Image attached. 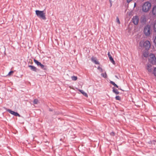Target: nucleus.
I'll list each match as a JSON object with an SVG mask.
<instances>
[{"instance_id": "obj_5", "label": "nucleus", "mask_w": 156, "mask_h": 156, "mask_svg": "<svg viewBox=\"0 0 156 156\" xmlns=\"http://www.w3.org/2000/svg\"><path fill=\"white\" fill-rule=\"evenodd\" d=\"M149 61L153 64H155L156 63V58L155 55L153 54H151L149 58Z\"/></svg>"}, {"instance_id": "obj_11", "label": "nucleus", "mask_w": 156, "mask_h": 156, "mask_svg": "<svg viewBox=\"0 0 156 156\" xmlns=\"http://www.w3.org/2000/svg\"><path fill=\"white\" fill-rule=\"evenodd\" d=\"M28 67L30 69L36 72L37 70V69L36 67L34 66L29 65L28 66Z\"/></svg>"}, {"instance_id": "obj_27", "label": "nucleus", "mask_w": 156, "mask_h": 156, "mask_svg": "<svg viewBox=\"0 0 156 156\" xmlns=\"http://www.w3.org/2000/svg\"><path fill=\"white\" fill-rule=\"evenodd\" d=\"M153 73L154 75L155 76H156V68L154 69Z\"/></svg>"}, {"instance_id": "obj_17", "label": "nucleus", "mask_w": 156, "mask_h": 156, "mask_svg": "<svg viewBox=\"0 0 156 156\" xmlns=\"http://www.w3.org/2000/svg\"><path fill=\"white\" fill-rule=\"evenodd\" d=\"M110 83L111 84H112L115 87H116L117 88H118V86H117V85L115 84V83L113 81H111Z\"/></svg>"}, {"instance_id": "obj_24", "label": "nucleus", "mask_w": 156, "mask_h": 156, "mask_svg": "<svg viewBox=\"0 0 156 156\" xmlns=\"http://www.w3.org/2000/svg\"><path fill=\"white\" fill-rule=\"evenodd\" d=\"M14 72L13 71H10L8 74V76H10L11 75H12L13 73Z\"/></svg>"}, {"instance_id": "obj_7", "label": "nucleus", "mask_w": 156, "mask_h": 156, "mask_svg": "<svg viewBox=\"0 0 156 156\" xmlns=\"http://www.w3.org/2000/svg\"><path fill=\"white\" fill-rule=\"evenodd\" d=\"M7 111L11 114H12L15 116L20 117V115L17 112H15L9 109H7Z\"/></svg>"}, {"instance_id": "obj_31", "label": "nucleus", "mask_w": 156, "mask_h": 156, "mask_svg": "<svg viewBox=\"0 0 156 156\" xmlns=\"http://www.w3.org/2000/svg\"><path fill=\"white\" fill-rule=\"evenodd\" d=\"M136 6V3H135L134 5V7H135Z\"/></svg>"}, {"instance_id": "obj_21", "label": "nucleus", "mask_w": 156, "mask_h": 156, "mask_svg": "<svg viewBox=\"0 0 156 156\" xmlns=\"http://www.w3.org/2000/svg\"><path fill=\"white\" fill-rule=\"evenodd\" d=\"M153 29L154 31L156 32V22L155 23L154 26H153Z\"/></svg>"}, {"instance_id": "obj_12", "label": "nucleus", "mask_w": 156, "mask_h": 156, "mask_svg": "<svg viewBox=\"0 0 156 156\" xmlns=\"http://www.w3.org/2000/svg\"><path fill=\"white\" fill-rule=\"evenodd\" d=\"M78 90L80 91L83 95L87 97H88V95L83 90L79 89Z\"/></svg>"}, {"instance_id": "obj_28", "label": "nucleus", "mask_w": 156, "mask_h": 156, "mask_svg": "<svg viewBox=\"0 0 156 156\" xmlns=\"http://www.w3.org/2000/svg\"><path fill=\"white\" fill-rule=\"evenodd\" d=\"M116 21L119 24H120V21H119V19L118 18V17H117L116 18Z\"/></svg>"}, {"instance_id": "obj_2", "label": "nucleus", "mask_w": 156, "mask_h": 156, "mask_svg": "<svg viewBox=\"0 0 156 156\" xmlns=\"http://www.w3.org/2000/svg\"><path fill=\"white\" fill-rule=\"evenodd\" d=\"M36 14L38 17L44 20L46 19L45 13L44 11L37 10L35 11Z\"/></svg>"}, {"instance_id": "obj_18", "label": "nucleus", "mask_w": 156, "mask_h": 156, "mask_svg": "<svg viewBox=\"0 0 156 156\" xmlns=\"http://www.w3.org/2000/svg\"><path fill=\"white\" fill-rule=\"evenodd\" d=\"M113 91L114 93L117 94H119V92L118 91V90L117 89H115L114 88L113 89Z\"/></svg>"}, {"instance_id": "obj_13", "label": "nucleus", "mask_w": 156, "mask_h": 156, "mask_svg": "<svg viewBox=\"0 0 156 156\" xmlns=\"http://www.w3.org/2000/svg\"><path fill=\"white\" fill-rule=\"evenodd\" d=\"M109 58L111 62L113 64H115V62L114 61L113 59V58L112 57V56H110V57H109Z\"/></svg>"}, {"instance_id": "obj_15", "label": "nucleus", "mask_w": 156, "mask_h": 156, "mask_svg": "<svg viewBox=\"0 0 156 156\" xmlns=\"http://www.w3.org/2000/svg\"><path fill=\"white\" fill-rule=\"evenodd\" d=\"M143 55L145 57H147L148 55V52L147 51H146L143 53Z\"/></svg>"}, {"instance_id": "obj_4", "label": "nucleus", "mask_w": 156, "mask_h": 156, "mask_svg": "<svg viewBox=\"0 0 156 156\" xmlns=\"http://www.w3.org/2000/svg\"><path fill=\"white\" fill-rule=\"evenodd\" d=\"M143 32L146 36H149L151 33V26L149 25L145 26L144 27Z\"/></svg>"}, {"instance_id": "obj_6", "label": "nucleus", "mask_w": 156, "mask_h": 156, "mask_svg": "<svg viewBox=\"0 0 156 156\" xmlns=\"http://www.w3.org/2000/svg\"><path fill=\"white\" fill-rule=\"evenodd\" d=\"M132 20L133 22L135 25H137L139 22L138 16H134L132 19Z\"/></svg>"}, {"instance_id": "obj_10", "label": "nucleus", "mask_w": 156, "mask_h": 156, "mask_svg": "<svg viewBox=\"0 0 156 156\" xmlns=\"http://www.w3.org/2000/svg\"><path fill=\"white\" fill-rule=\"evenodd\" d=\"M147 69L148 70V72H151L153 69V68L152 66L149 65H147Z\"/></svg>"}, {"instance_id": "obj_8", "label": "nucleus", "mask_w": 156, "mask_h": 156, "mask_svg": "<svg viewBox=\"0 0 156 156\" xmlns=\"http://www.w3.org/2000/svg\"><path fill=\"white\" fill-rule=\"evenodd\" d=\"M152 12L154 16L156 17V5L153 6L152 10Z\"/></svg>"}, {"instance_id": "obj_29", "label": "nucleus", "mask_w": 156, "mask_h": 156, "mask_svg": "<svg viewBox=\"0 0 156 156\" xmlns=\"http://www.w3.org/2000/svg\"><path fill=\"white\" fill-rule=\"evenodd\" d=\"M110 135L112 136H115V133L113 132H112L111 133H110Z\"/></svg>"}, {"instance_id": "obj_16", "label": "nucleus", "mask_w": 156, "mask_h": 156, "mask_svg": "<svg viewBox=\"0 0 156 156\" xmlns=\"http://www.w3.org/2000/svg\"><path fill=\"white\" fill-rule=\"evenodd\" d=\"M77 77L76 76H71V79L73 80L76 81L77 79Z\"/></svg>"}, {"instance_id": "obj_25", "label": "nucleus", "mask_w": 156, "mask_h": 156, "mask_svg": "<svg viewBox=\"0 0 156 156\" xmlns=\"http://www.w3.org/2000/svg\"><path fill=\"white\" fill-rule=\"evenodd\" d=\"M98 69L100 71V72H102L103 71L102 69L100 66H98Z\"/></svg>"}, {"instance_id": "obj_3", "label": "nucleus", "mask_w": 156, "mask_h": 156, "mask_svg": "<svg viewBox=\"0 0 156 156\" xmlns=\"http://www.w3.org/2000/svg\"><path fill=\"white\" fill-rule=\"evenodd\" d=\"M139 45L140 47H144L147 50L149 49L151 47V43L148 41H146L144 42L141 41L139 43Z\"/></svg>"}, {"instance_id": "obj_20", "label": "nucleus", "mask_w": 156, "mask_h": 156, "mask_svg": "<svg viewBox=\"0 0 156 156\" xmlns=\"http://www.w3.org/2000/svg\"><path fill=\"white\" fill-rule=\"evenodd\" d=\"M101 76L105 78H106L107 77V74L106 73H102L101 74Z\"/></svg>"}, {"instance_id": "obj_23", "label": "nucleus", "mask_w": 156, "mask_h": 156, "mask_svg": "<svg viewBox=\"0 0 156 156\" xmlns=\"http://www.w3.org/2000/svg\"><path fill=\"white\" fill-rule=\"evenodd\" d=\"M115 99L116 100H121V98L120 96H116V97H115Z\"/></svg>"}, {"instance_id": "obj_9", "label": "nucleus", "mask_w": 156, "mask_h": 156, "mask_svg": "<svg viewBox=\"0 0 156 156\" xmlns=\"http://www.w3.org/2000/svg\"><path fill=\"white\" fill-rule=\"evenodd\" d=\"M91 61L94 62L95 64H99V63L97 61V59L96 58L94 57H92L91 58Z\"/></svg>"}, {"instance_id": "obj_30", "label": "nucleus", "mask_w": 156, "mask_h": 156, "mask_svg": "<svg viewBox=\"0 0 156 156\" xmlns=\"http://www.w3.org/2000/svg\"><path fill=\"white\" fill-rule=\"evenodd\" d=\"M108 57H110V56H111V55H110V53L109 52H108Z\"/></svg>"}, {"instance_id": "obj_22", "label": "nucleus", "mask_w": 156, "mask_h": 156, "mask_svg": "<svg viewBox=\"0 0 156 156\" xmlns=\"http://www.w3.org/2000/svg\"><path fill=\"white\" fill-rule=\"evenodd\" d=\"M40 66L41 67L42 69H44L45 70V69H46V68H44V65H43V64H41L40 65Z\"/></svg>"}, {"instance_id": "obj_19", "label": "nucleus", "mask_w": 156, "mask_h": 156, "mask_svg": "<svg viewBox=\"0 0 156 156\" xmlns=\"http://www.w3.org/2000/svg\"><path fill=\"white\" fill-rule=\"evenodd\" d=\"M38 101L37 99H34V102H33L34 104H37L38 103Z\"/></svg>"}, {"instance_id": "obj_14", "label": "nucleus", "mask_w": 156, "mask_h": 156, "mask_svg": "<svg viewBox=\"0 0 156 156\" xmlns=\"http://www.w3.org/2000/svg\"><path fill=\"white\" fill-rule=\"evenodd\" d=\"M34 62L38 66H40L41 63L36 59H34Z\"/></svg>"}, {"instance_id": "obj_26", "label": "nucleus", "mask_w": 156, "mask_h": 156, "mask_svg": "<svg viewBox=\"0 0 156 156\" xmlns=\"http://www.w3.org/2000/svg\"><path fill=\"white\" fill-rule=\"evenodd\" d=\"M154 44L155 46L156 47V36L155 37L154 40Z\"/></svg>"}, {"instance_id": "obj_1", "label": "nucleus", "mask_w": 156, "mask_h": 156, "mask_svg": "<svg viewBox=\"0 0 156 156\" xmlns=\"http://www.w3.org/2000/svg\"><path fill=\"white\" fill-rule=\"evenodd\" d=\"M151 3L149 1L145 2L142 6V10L143 12H147L151 9Z\"/></svg>"}]
</instances>
